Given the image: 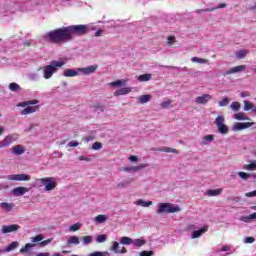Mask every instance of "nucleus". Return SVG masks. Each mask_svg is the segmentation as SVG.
I'll return each instance as SVG.
<instances>
[{
  "instance_id": "obj_1",
  "label": "nucleus",
  "mask_w": 256,
  "mask_h": 256,
  "mask_svg": "<svg viewBox=\"0 0 256 256\" xmlns=\"http://www.w3.org/2000/svg\"><path fill=\"white\" fill-rule=\"evenodd\" d=\"M88 31L89 26L87 25H71L51 30L47 32L44 37L49 43L59 45V43H69V41H73L75 35L78 37L87 35Z\"/></svg>"
},
{
  "instance_id": "obj_2",
  "label": "nucleus",
  "mask_w": 256,
  "mask_h": 256,
  "mask_svg": "<svg viewBox=\"0 0 256 256\" xmlns=\"http://www.w3.org/2000/svg\"><path fill=\"white\" fill-rule=\"evenodd\" d=\"M97 71V65H91L83 68L66 69L63 71V77H79V75H91Z\"/></svg>"
},
{
  "instance_id": "obj_3",
  "label": "nucleus",
  "mask_w": 256,
  "mask_h": 256,
  "mask_svg": "<svg viewBox=\"0 0 256 256\" xmlns=\"http://www.w3.org/2000/svg\"><path fill=\"white\" fill-rule=\"evenodd\" d=\"M65 65V61L63 60H52L49 65H46L42 68H40L43 71V77L44 79H51L61 67Z\"/></svg>"
},
{
  "instance_id": "obj_4",
  "label": "nucleus",
  "mask_w": 256,
  "mask_h": 256,
  "mask_svg": "<svg viewBox=\"0 0 256 256\" xmlns=\"http://www.w3.org/2000/svg\"><path fill=\"white\" fill-rule=\"evenodd\" d=\"M34 187H44V191H55L57 189V178L45 177L37 178L33 184Z\"/></svg>"
},
{
  "instance_id": "obj_5",
  "label": "nucleus",
  "mask_w": 256,
  "mask_h": 256,
  "mask_svg": "<svg viewBox=\"0 0 256 256\" xmlns=\"http://www.w3.org/2000/svg\"><path fill=\"white\" fill-rule=\"evenodd\" d=\"M179 211H181V208L175 204H171V203H161L158 206V210L156 211V213L158 215H163V214H167V213H179Z\"/></svg>"
},
{
  "instance_id": "obj_6",
  "label": "nucleus",
  "mask_w": 256,
  "mask_h": 256,
  "mask_svg": "<svg viewBox=\"0 0 256 256\" xmlns=\"http://www.w3.org/2000/svg\"><path fill=\"white\" fill-rule=\"evenodd\" d=\"M43 239V234H38L37 236L31 237V243H27L24 247H22L20 249V253H29L30 249H33V247H35L37 244L39 245Z\"/></svg>"
},
{
  "instance_id": "obj_7",
  "label": "nucleus",
  "mask_w": 256,
  "mask_h": 256,
  "mask_svg": "<svg viewBox=\"0 0 256 256\" xmlns=\"http://www.w3.org/2000/svg\"><path fill=\"white\" fill-rule=\"evenodd\" d=\"M214 123L218 129V133H220L221 135H227L229 133V127L225 125V116L223 115L218 116L215 119Z\"/></svg>"
},
{
  "instance_id": "obj_8",
  "label": "nucleus",
  "mask_w": 256,
  "mask_h": 256,
  "mask_svg": "<svg viewBox=\"0 0 256 256\" xmlns=\"http://www.w3.org/2000/svg\"><path fill=\"white\" fill-rule=\"evenodd\" d=\"M19 139V134H9L3 140L0 141V149L9 147L12 143H15Z\"/></svg>"
},
{
  "instance_id": "obj_9",
  "label": "nucleus",
  "mask_w": 256,
  "mask_h": 256,
  "mask_svg": "<svg viewBox=\"0 0 256 256\" xmlns=\"http://www.w3.org/2000/svg\"><path fill=\"white\" fill-rule=\"evenodd\" d=\"M8 181H31V175L28 174H10L6 176Z\"/></svg>"
},
{
  "instance_id": "obj_10",
  "label": "nucleus",
  "mask_w": 256,
  "mask_h": 256,
  "mask_svg": "<svg viewBox=\"0 0 256 256\" xmlns=\"http://www.w3.org/2000/svg\"><path fill=\"white\" fill-rule=\"evenodd\" d=\"M256 125L255 122H236L233 127L232 131H243V129H249V127H253Z\"/></svg>"
},
{
  "instance_id": "obj_11",
  "label": "nucleus",
  "mask_w": 256,
  "mask_h": 256,
  "mask_svg": "<svg viewBox=\"0 0 256 256\" xmlns=\"http://www.w3.org/2000/svg\"><path fill=\"white\" fill-rule=\"evenodd\" d=\"M21 229V226L18 224H11V225H3L1 228L2 235H7V233H16V231H19Z\"/></svg>"
},
{
  "instance_id": "obj_12",
  "label": "nucleus",
  "mask_w": 256,
  "mask_h": 256,
  "mask_svg": "<svg viewBox=\"0 0 256 256\" xmlns=\"http://www.w3.org/2000/svg\"><path fill=\"white\" fill-rule=\"evenodd\" d=\"M211 99H213V96H211V94H203L201 96H197L194 101L195 103H197V105H207V103L210 102Z\"/></svg>"
},
{
  "instance_id": "obj_13",
  "label": "nucleus",
  "mask_w": 256,
  "mask_h": 256,
  "mask_svg": "<svg viewBox=\"0 0 256 256\" xmlns=\"http://www.w3.org/2000/svg\"><path fill=\"white\" fill-rule=\"evenodd\" d=\"M245 69H247L246 65H239V66H235L230 68L229 70H226L223 75L224 77H227V75H233L235 73H241V71H245Z\"/></svg>"
},
{
  "instance_id": "obj_14",
  "label": "nucleus",
  "mask_w": 256,
  "mask_h": 256,
  "mask_svg": "<svg viewBox=\"0 0 256 256\" xmlns=\"http://www.w3.org/2000/svg\"><path fill=\"white\" fill-rule=\"evenodd\" d=\"M110 251H113V253H118V254L127 253V249L123 246L121 247V245L117 241L112 242V246L110 248Z\"/></svg>"
},
{
  "instance_id": "obj_15",
  "label": "nucleus",
  "mask_w": 256,
  "mask_h": 256,
  "mask_svg": "<svg viewBox=\"0 0 256 256\" xmlns=\"http://www.w3.org/2000/svg\"><path fill=\"white\" fill-rule=\"evenodd\" d=\"M25 193H29V188L19 186L12 190V194L14 195V197H22V195H24Z\"/></svg>"
},
{
  "instance_id": "obj_16",
  "label": "nucleus",
  "mask_w": 256,
  "mask_h": 256,
  "mask_svg": "<svg viewBox=\"0 0 256 256\" xmlns=\"http://www.w3.org/2000/svg\"><path fill=\"white\" fill-rule=\"evenodd\" d=\"M26 149L25 146L18 144L12 147V155H15L16 157H19L25 153Z\"/></svg>"
},
{
  "instance_id": "obj_17",
  "label": "nucleus",
  "mask_w": 256,
  "mask_h": 256,
  "mask_svg": "<svg viewBox=\"0 0 256 256\" xmlns=\"http://www.w3.org/2000/svg\"><path fill=\"white\" fill-rule=\"evenodd\" d=\"M147 167H149V164L143 163V164H140V165H138V166L125 167V168L123 169V171H126V173H129V172L133 171V172L135 173V172L141 171V169H145V168H147Z\"/></svg>"
},
{
  "instance_id": "obj_18",
  "label": "nucleus",
  "mask_w": 256,
  "mask_h": 256,
  "mask_svg": "<svg viewBox=\"0 0 256 256\" xmlns=\"http://www.w3.org/2000/svg\"><path fill=\"white\" fill-rule=\"evenodd\" d=\"M39 111V106H27L20 113L21 115H31V113H35Z\"/></svg>"
},
{
  "instance_id": "obj_19",
  "label": "nucleus",
  "mask_w": 256,
  "mask_h": 256,
  "mask_svg": "<svg viewBox=\"0 0 256 256\" xmlns=\"http://www.w3.org/2000/svg\"><path fill=\"white\" fill-rule=\"evenodd\" d=\"M131 91H132L131 87H124V88L118 89L114 92V97H119L121 95H129Z\"/></svg>"
},
{
  "instance_id": "obj_20",
  "label": "nucleus",
  "mask_w": 256,
  "mask_h": 256,
  "mask_svg": "<svg viewBox=\"0 0 256 256\" xmlns=\"http://www.w3.org/2000/svg\"><path fill=\"white\" fill-rule=\"evenodd\" d=\"M207 231H209V227L204 226L203 228H201L200 230H196L192 233V239H199V237H201V235H203L204 233H207Z\"/></svg>"
},
{
  "instance_id": "obj_21",
  "label": "nucleus",
  "mask_w": 256,
  "mask_h": 256,
  "mask_svg": "<svg viewBox=\"0 0 256 256\" xmlns=\"http://www.w3.org/2000/svg\"><path fill=\"white\" fill-rule=\"evenodd\" d=\"M37 103H39V100L33 99V100L20 102L16 105V107H31V105H37Z\"/></svg>"
},
{
  "instance_id": "obj_22",
  "label": "nucleus",
  "mask_w": 256,
  "mask_h": 256,
  "mask_svg": "<svg viewBox=\"0 0 256 256\" xmlns=\"http://www.w3.org/2000/svg\"><path fill=\"white\" fill-rule=\"evenodd\" d=\"M156 151H159L160 153H175L176 155H179V152L175 148L164 146L162 148L156 149Z\"/></svg>"
},
{
  "instance_id": "obj_23",
  "label": "nucleus",
  "mask_w": 256,
  "mask_h": 256,
  "mask_svg": "<svg viewBox=\"0 0 256 256\" xmlns=\"http://www.w3.org/2000/svg\"><path fill=\"white\" fill-rule=\"evenodd\" d=\"M223 193V188H218V189H209L206 191V195L209 197H217L218 195H221Z\"/></svg>"
},
{
  "instance_id": "obj_24",
  "label": "nucleus",
  "mask_w": 256,
  "mask_h": 256,
  "mask_svg": "<svg viewBox=\"0 0 256 256\" xmlns=\"http://www.w3.org/2000/svg\"><path fill=\"white\" fill-rule=\"evenodd\" d=\"M256 106L252 102H249L247 100H244V111H252V113H255Z\"/></svg>"
},
{
  "instance_id": "obj_25",
  "label": "nucleus",
  "mask_w": 256,
  "mask_h": 256,
  "mask_svg": "<svg viewBox=\"0 0 256 256\" xmlns=\"http://www.w3.org/2000/svg\"><path fill=\"white\" fill-rule=\"evenodd\" d=\"M256 219V212L250 214L249 216H241L240 221H243V223H251L252 221H255Z\"/></svg>"
},
{
  "instance_id": "obj_26",
  "label": "nucleus",
  "mask_w": 256,
  "mask_h": 256,
  "mask_svg": "<svg viewBox=\"0 0 256 256\" xmlns=\"http://www.w3.org/2000/svg\"><path fill=\"white\" fill-rule=\"evenodd\" d=\"M234 119H236L237 121H249V120H251V118L247 117L245 112H238V113L234 114Z\"/></svg>"
},
{
  "instance_id": "obj_27",
  "label": "nucleus",
  "mask_w": 256,
  "mask_h": 256,
  "mask_svg": "<svg viewBox=\"0 0 256 256\" xmlns=\"http://www.w3.org/2000/svg\"><path fill=\"white\" fill-rule=\"evenodd\" d=\"M0 207H1V209H3V211L10 212V211H13V207H15V204L8 203V202H2V203H0Z\"/></svg>"
},
{
  "instance_id": "obj_28",
  "label": "nucleus",
  "mask_w": 256,
  "mask_h": 256,
  "mask_svg": "<svg viewBox=\"0 0 256 256\" xmlns=\"http://www.w3.org/2000/svg\"><path fill=\"white\" fill-rule=\"evenodd\" d=\"M135 205H137L138 207H151V205H153V201H145L143 199H139L136 202H134Z\"/></svg>"
},
{
  "instance_id": "obj_29",
  "label": "nucleus",
  "mask_w": 256,
  "mask_h": 256,
  "mask_svg": "<svg viewBox=\"0 0 256 256\" xmlns=\"http://www.w3.org/2000/svg\"><path fill=\"white\" fill-rule=\"evenodd\" d=\"M151 99H152V96L149 94L141 95L138 98V103H140V105H145V103H149V101H151Z\"/></svg>"
},
{
  "instance_id": "obj_30",
  "label": "nucleus",
  "mask_w": 256,
  "mask_h": 256,
  "mask_svg": "<svg viewBox=\"0 0 256 256\" xmlns=\"http://www.w3.org/2000/svg\"><path fill=\"white\" fill-rule=\"evenodd\" d=\"M131 183H133V179L123 180L122 182H119L116 187L117 189H125L126 187H129Z\"/></svg>"
},
{
  "instance_id": "obj_31",
  "label": "nucleus",
  "mask_w": 256,
  "mask_h": 256,
  "mask_svg": "<svg viewBox=\"0 0 256 256\" xmlns=\"http://www.w3.org/2000/svg\"><path fill=\"white\" fill-rule=\"evenodd\" d=\"M215 141V136L206 135L202 138V145H209V143H213Z\"/></svg>"
},
{
  "instance_id": "obj_32",
  "label": "nucleus",
  "mask_w": 256,
  "mask_h": 256,
  "mask_svg": "<svg viewBox=\"0 0 256 256\" xmlns=\"http://www.w3.org/2000/svg\"><path fill=\"white\" fill-rule=\"evenodd\" d=\"M192 63H199L200 65H207L209 64V60L199 57H192L191 58Z\"/></svg>"
},
{
  "instance_id": "obj_33",
  "label": "nucleus",
  "mask_w": 256,
  "mask_h": 256,
  "mask_svg": "<svg viewBox=\"0 0 256 256\" xmlns=\"http://www.w3.org/2000/svg\"><path fill=\"white\" fill-rule=\"evenodd\" d=\"M80 240L78 236H70L67 240V245H79Z\"/></svg>"
},
{
  "instance_id": "obj_34",
  "label": "nucleus",
  "mask_w": 256,
  "mask_h": 256,
  "mask_svg": "<svg viewBox=\"0 0 256 256\" xmlns=\"http://www.w3.org/2000/svg\"><path fill=\"white\" fill-rule=\"evenodd\" d=\"M227 7V4L222 3L216 8H208V9H202V10H197L196 13H203V12H209V11H215V9H225Z\"/></svg>"
},
{
  "instance_id": "obj_35",
  "label": "nucleus",
  "mask_w": 256,
  "mask_h": 256,
  "mask_svg": "<svg viewBox=\"0 0 256 256\" xmlns=\"http://www.w3.org/2000/svg\"><path fill=\"white\" fill-rule=\"evenodd\" d=\"M127 82L125 80H117L114 82H109L108 87H123Z\"/></svg>"
},
{
  "instance_id": "obj_36",
  "label": "nucleus",
  "mask_w": 256,
  "mask_h": 256,
  "mask_svg": "<svg viewBox=\"0 0 256 256\" xmlns=\"http://www.w3.org/2000/svg\"><path fill=\"white\" fill-rule=\"evenodd\" d=\"M247 55H249V50H247V49H242V50H239L238 52H236V57L238 59H245V57H247Z\"/></svg>"
},
{
  "instance_id": "obj_37",
  "label": "nucleus",
  "mask_w": 256,
  "mask_h": 256,
  "mask_svg": "<svg viewBox=\"0 0 256 256\" xmlns=\"http://www.w3.org/2000/svg\"><path fill=\"white\" fill-rule=\"evenodd\" d=\"M173 103V100L166 98L163 102H161L160 107L161 109H169Z\"/></svg>"
},
{
  "instance_id": "obj_38",
  "label": "nucleus",
  "mask_w": 256,
  "mask_h": 256,
  "mask_svg": "<svg viewBox=\"0 0 256 256\" xmlns=\"http://www.w3.org/2000/svg\"><path fill=\"white\" fill-rule=\"evenodd\" d=\"M27 78L29 81H39V79H41V75L37 72H32L27 75Z\"/></svg>"
},
{
  "instance_id": "obj_39",
  "label": "nucleus",
  "mask_w": 256,
  "mask_h": 256,
  "mask_svg": "<svg viewBox=\"0 0 256 256\" xmlns=\"http://www.w3.org/2000/svg\"><path fill=\"white\" fill-rule=\"evenodd\" d=\"M147 244V240L144 239H135L132 240V245H134V247H143V245Z\"/></svg>"
},
{
  "instance_id": "obj_40",
  "label": "nucleus",
  "mask_w": 256,
  "mask_h": 256,
  "mask_svg": "<svg viewBox=\"0 0 256 256\" xmlns=\"http://www.w3.org/2000/svg\"><path fill=\"white\" fill-rule=\"evenodd\" d=\"M95 223L101 224L105 223L107 221V215L105 214H100L94 218Z\"/></svg>"
},
{
  "instance_id": "obj_41",
  "label": "nucleus",
  "mask_w": 256,
  "mask_h": 256,
  "mask_svg": "<svg viewBox=\"0 0 256 256\" xmlns=\"http://www.w3.org/2000/svg\"><path fill=\"white\" fill-rule=\"evenodd\" d=\"M121 245H131L133 244V239L127 236H123L120 238Z\"/></svg>"
},
{
  "instance_id": "obj_42",
  "label": "nucleus",
  "mask_w": 256,
  "mask_h": 256,
  "mask_svg": "<svg viewBox=\"0 0 256 256\" xmlns=\"http://www.w3.org/2000/svg\"><path fill=\"white\" fill-rule=\"evenodd\" d=\"M152 77H153V75H151V74H142L138 77V81H140L142 83L145 81H151Z\"/></svg>"
},
{
  "instance_id": "obj_43",
  "label": "nucleus",
  "mask_w": 256,
  "mask_h": 256,
  "mask_svg": "<svg viewBox=\"0 0 256 256\" xmlns=\"http://www.w3.org/2000/svg\"><path fill=\"white\" fill-rule=\"evenodd\" d=\"M8 89L13 92L21 91V86L19 84L12 82L9 84Z\"/></svg>"
},
{
  "instance_id": "obj_44",
  "label": "nucleus",
  "mask_w": 256,
  "mask_h": 256,
  "mask_svg": "<svg viewBox=\"0 0 256 256\" xmlns=\"http://www.w3.org/2000/svg\"><path fill=\"white\" fill-rule=\"evenodd\" d=\"M17 247H19V242H12L10 245H8L5 249V251H7V253H9L10 251H15V249H17Z\"/></svg>"
},
{
  "instance_id": "obj_45",
  "label": "nucleus",
  "mask_w": 256,
  "mask_h": 256,
  "mask_svg": "<svg viewBox=\"0 0 256 256\" xmlns=\"http://www.w3.org/2000/svg\"><path fill=\"white\" fill-rule=\"evenodd\" d=\"M230 109L232 111H235L237 113V111H240L241 110V103L235 101V102H232L231 105H230Z\"/></svg>"
},
{
  "instance_id": "obj_46",
  "label": "nucleus",
  "mask_w": 256,
  "mask_h": 256,
  "mask_svg": "<svg viewBox=\"0 0 256 256\" xmlns=\"http://www.w3.org/2000/svg\"><path fill=\"white\" fill-rule=\"evenodd\" d=\"M246 171H256V160L251 164H246L243 167Z\"/></svg>"
},
{
  "instance_id": "obj_47",
  "label": "nucleus",
  "mask_w": 256,
  "mask_h": 256,
  "mask_svg": "<svg viewBox=\"0 0 256 256\" xmlns=\"http://www.w3.org/2000/svg\"><path fill=\"white\" fill-rule=\"evenodd\" d=\"M93 243V237L92 236H84L82 237V244L83 245H89Z\"/></svg>"
},
{
  "instance_id": "obj_48",
  "label": "nucleus",
  "mask_w": 256,
  "mask_h": 256,
  "mask_svg": "<svg viewBox=\"0 0 256 256\" xmlns=\"http://www.w3.org/2000/svg\"><path fill=\"white\" fill-rule=\"evenodd\" d=\"M229 102H230L229 98L224 97V98H222V100H220L218 102V105H219V107H227V105H229Z\"/></svg>"
},
{
  "instance_id": "obj_49",
  "label": "nucleus",
  "mask_w": 256,
  "mask_h": 256,
  "mask_svg": "<svg viewBox=\"0 0 256 256\" xmlns=\"http://www.w3.org/2000/svg\"><path fill=\"white\" fill-rule=\"evenodd\" d=\"M87 256H109V252L96 251V252H92V253L88 254Z\"/></svg>"
},
{
  "instance_id": "obj_50",
  "label": "nucleus",
  "mask_w": 256,
  "mask_h": 256,
  "mask_svg": "<svg viewBox=\"0 0 256 256\" xmlns=\"http://www.w3.org/2000/svg\"><path fill=\"white\" fill-rule=\"evenodd\" d=\"M105 241H107V235L105 234H101L96 238L97 243H105Z\"/></svg>"
},
{
  "instance_id": "obj_51",
  "label": "nucleus",
  "mask_w": 256,
  "mask_h": 256,
  "mask_svg": "<svg viewBox=\"0 0 256 256\" xmlns=\"http://www.w3.org/2000/svg\"><path fill=\"white\" fill-rule=\"evenodd\" d=\"M92 149L94 151H99V149H103V144L101 142H95L93 145H92Z\"/></svg>"
},
{
  "instance_id": "obj_52",
  "label": "nucleus",
  "mask_w": 256,
  "mask_h": 256,
  "mask_svg": "<svg viewBox=\"0 0 256 256\" xmlns=\"http://www.w3.org/2000/svg\"><path fill=\"white\" fill-rule=\"evenodd\" d=\"M79 229H81V224L79 223H76L69 227V231H79Z\"/></svg>"
},
{
  "instance_id": "obj_53",
  "label": "nucleus",
  "mask_w": 256,
  "mask_h": 256,
  "mask_svg": "<svg viewBox=\"0 0 256 256\" xmlns=\"http://www.w3.org/2000/svg\"><path fill=\"white\" fill-rule=\"evenodd\" d=\"M238 175H239V177H241V179H244L245 181H247V179H249V177H251V174H248L245 172H239Z\"/></svg>"
},
{
  "instance_id": "obj_54",
  "label": "nucleus",
  "mask_w": 256,
  "mask_h": 256,
  "mask_svg": "<svg viewBox=\"0 0 256 256\" xmlns=\"http://www.w3.org/2000/svg\"><path fill=\"white\" fill-rule=\"evenodd\" d=\"M15 7H17V4H9V5L6 6V9L10 13H14L15 12Z\"/></svg>"
},
{
  "instance_id": "obj_55",
  "label": "nucleus",
  "mask_w": 256,
  "mask_h": 256,
  "mask_svg": "<svg viewBox=\"0 0 256 256\" xmlns=\"http://www.w3.org/2000/svg\"><path fill=\"white\" fill-rule=\"evenodd\" d=\"M243 243L249 244V243H255V238L251 236H247L244 238Z\"/></svg>"
},
{
  "instance_id": "obj_56",
  "label": "nucleus",
  "mask_w": 256,
  "mask_h": 256,
  "mask_svg": "<svg viewBox=\"0 0 256 256\" xmlns=\"http://www.w3.org/2000/svg\"><path fill=\"white\" fill-rule=\"evenodd\" d=\"M53 238L47 239V240H42V242L39 243L40 247H45L47 245H49V243H52Z\"/></svg>"
},
{
  "instance_id": "obj_57",
  "label": "nucleus",
  "mask_w": 256,
  "mask_h": 256,
  "mask_svg": "<svg viewBox=\"0 0 256 256\" xmlns=\"http://www.w3.org/2000/svg\"><path fill=\"white\" fill-rule=\"evenodd\" d=\"M152 255H154L153 251H142L140 253V256H152Z\"/></svg>"
},
{
  "instance_id": "obj_58",
  "label": "nucleus",
  "mask_w": 256,
  "mask_h": 256,
  "mask_svg": "<svg viewBox=\"0 0 256 256\" xmlns=\"http://www.w3.org/2000/svg\"><path fill=\"white\" fill-rule=\"evenodd\" d=\"M128 159L131 163H137V161H139V158L135 155H131Z\"/></svg>"
},
{
  "instance_id": "obj_59",
  "label": "nucleus",
  "mask_w": 256,
  "mask_h": 256,
  "mask_svg": "<svg viewBox=\"0 0 256 256\" xmlns=\"http://www.w3.org/2000/svg\"><path fill=\"white\" fill-rule=\"evenodd\" d=\"M68 147H79V142H77V141H70L68 143Z\"/></svg>"
},
{
  "instance_id": "obj_60",
  "label": "nucleus",
  "mask_w": 256,
  "mask_h": 256,
  "mask_svg": "<svg viewBox=\"0 0 256 256\" xmlns=\"http://www.w3.org/2000/svg\"><path fill=\"white\" fill-rule=\"evenodd\" d=\"M245 197H256V190H254L252 192H247L245 194Z\"/></svg>"
},
{
  "instance_id": "obj_61",
  "label": "nucleus",
  "mask_w": 256,
  "mask_h": 256,
  "mask_svg": "<svg viewBox=\"0 0 256 256\" xmlns=\"http://www.w3.org/2000/svg\"><path fill=\"white\" fill-rule=\"evenodd\" d=\"M79 161H87V162H89V161H91V158H89V157H87V156H79Z\"/></svg>"
},
{
  "instance_id": "obj_62",
  "label": "nucleus",
  "mask_w": 256,
  "mask_h": 256,
  "mask_svg": "<svg viewBox=\"0 0 256 256\" xmlns=\"http://www.w3.org/2000/svg\"><path fill=\"white\" fill-rule=\"evenodd\" d=\"M240 97L245 98V97H251V93L248 91L241 92Z\"/></svg>"
},
{
  "instance_id": "obj_63",
  "label": "nucleus",
  "mask_w": 256,
  "mask_h": 256,
  "mask_svg": "<svg viewBox=\"0 0 256 256\" xmlns=\"http://www.w3.org/2000/svg\"><path fill=\"white\" fill-rule=\"evenodd\" d=\"M173 41H175V37L173 36L168 37V45H173Z\"/></svg>"
},
{
  "instance_id": "obj_64",
  "label": "nucleus",
  "mask_w": 256,
  "mask_h": 256,
  "mask_svg": "<svg viewBox=\"0 0 256 256\" xmlns=\"http://www.w3.org/2000/svg\"><path fill=\"white\" fill-rule=\"evenodd\" d=\"M229 249H231V247H229L228 245H226V246H223V247L221 248V251L225 252V251H229Z\"/></svg>"
}]
</instances>
